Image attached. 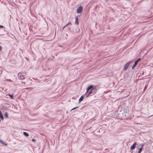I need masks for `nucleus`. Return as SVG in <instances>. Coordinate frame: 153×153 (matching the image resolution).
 I'll list each match as a JSON object with an SVG mask.
<instances>
[{
  "mask_svg": "<svg viewBox=\"0 0 153 153\" xmlns=\"http://www.w3.org/2000/svg\"><path fill=\"white\" fill-rule=\"evenodd\" d=\"M136 143H134L133 145L131 147V149L132 150L133 149H135V148L136 147Z\"/></svg>",
  "mask_w": 153,
  "mask_h": 153,
  "instance_id": "obj_5",
  "label": "nucleus"
},
{
  "mask_svg": "<svg viewBox=\"0 0 153 153\" xmlns=\"http://www.w3.org/2000/svg\"><path fill=\"white\" fill-rule=\"evenodd\" d=\"M141 59L139 58L138 59H137L136 61H135L137 63H138V62Z\"/></svg>",
  "mask_w": 153,
  "mask_h": 153,
  "instance_id": "obj_15",
  "label": "nucleus"
},
{
  "mask_svg": "<svg viewBox=\"0 0 153 153\" xmlns=\"http://www.w3.org/2000/svg\"><path fill=\"white\" fill-rule=\"evenodd\" d=\"M0 143L2 144L5 146H7V143H4L3 141H2L1 140H0Z\"/></svg>",
  "mask_w": 153,
  "mask_h": 153,
  "instance_id": "obj_9",
  "label": "nucleus"
},
{
  "mask_svg": "<svg viewBox=\"0 0 153 153\" xmlns=\"http://www.w3.org/2000/svg\"><path fill=\"white\" fill-rule=\"evenodd\" d=\"M2 49V47L1 46H0V51Z\"/></svg>",
  "mask_w": 153,
  "mask_h": 153,
  "instance_id": "obj_18",
  "label": "nucleus"
},
{
  "mask_svg": "<svg viewBox=\"0 0 153 153\" xmlns=\"http://www.w3.org/2000/svg\"><path fill=\"white\" fill-rule=\"evenodd\" d=\"M93 90H95L96 91L94 92V94L96 92V86H94L93 85H91L89 86L86 89V93L88 92V96L87 97L89 96V95L93 93L92 91Z\"/></svg>",
  "mask_w": 153,
  "mask_h": 153,
  "instance_id": "obj_1",
  "label": "nucleus"
},
{
  "mask_svg": "<svg viewBox=\"0 0 153 153\" xmlns=\"http://www.w3.org/2000/svg\"><path fill=\"white\" fill-rule=\"evenodd\" d=\"M69 24V23H68L66 25H65L64 27H65L66 26H68V25Z\"/></svg>",
  "mask_w": 153,
  "mask_h": 153,
  "instance_id": "obj_19",
  "label": "nucleus"
},
{
  "mask_svg": "<svg viewBox=\"0 0 153 153\" xmlns=\"http://www.w3.org/2000/svg\"><path fill=\"white\" fill-rule=\"evenodd\" d=\"M8 95H9V96L10 97V98L11 99H13V96L12 95H11V94H9Z\"/></svg>",
  "mask_w": 153,
  "mask_h": 153,
  "instance_id": "obj_14",
  "label": "nucleus"
},
{
  "mask_svg": "<svg viewBox=\"0 0 153 153\" xmlns=\"http://www.w3.org/2000/svg\"><path fill=\"white\" fill-rule=\"evenodd\" d=\"M130 64V62L127 63L124 65V70H126Z\"/></svg>",
  "mask_w": 153,
  "mask_h": 153,
  "instance_id": "obj_4",
  "label": "nucleus"
},
{
  "mask_svg": "<svg viewBox=\"0 0 153 153\" xmlns=\"http://www.w3.org/2000/svg\"><path fill=\"white\" fill-rule=\"evenodd\" d=\"M78 18L76 17V23L77 24V25H78Z\"/></svg>",
  "mask_w": 153,
  "mask_h": 153,
  "instance_id": "obj_11",
  "label": "nucleus"
},
{
  "mask_svg": "<svg viewBox=\"0 0 153 153\" xmlns=\"http://www.w3.org/2000/svg\"><path fill=\"white\" fill-rule=\"evenodd\" d=\"M137 63H137L135 61V62H134V65L132 67V69H134V68L136 66V65H137Z\"/></svg>",
  "mask_w": 153,
  "mask_h": 153,
  "instance_id": "obj_6",
  "label": "nucleus"
},
{
  "mask_svg": "<svg viewBox=\"0 0 153 153\" xmlns=\"http://www.w3.org/2000/svg\"><path fill=\"white\" fill-rule=\"evenodd\" d=\"M143 145H142V146H141V148H140L139 149V150L138 151V153H141V151L142 150V149H143Z\"/></svg>",
  "mask_w": 153,
  "mask_h": 153,
  "instance_id": "obj_8",
  "label": "nucleus"
},
{
  "mask_svg": "<svg viewBox=\"0 0 153 153\" xmlns=\"http://www.w3.org/2000/svg\"><path fill=\"white\" fill-rule=\"evenodd\" d=\"M0 118L2 120H3L4 117L3 116L1 113V111H0Z\"/></svg>",
  "mask_w": 153,
  "mask_h": 153,
  "instance_id": "obj_7",
  "label": "nucleus"
},
{
  "mask_svg": "<svg viewBox=\"0 0 153 153\" xmlns=\"http://www.w3.org/2000/svg\"><path fill=\"white\" fill-rule=\"evenodd\" d=\"M23 134L26 137H28L29 136L28 134L25 132H23Z\"/></svg>",
  "mask_w": 153,
  "mask_h": 153,
  "instance_id": "obj_10",
  "label": "nucleus"
},
{
  "mask_svg": "<svg viewBox=\"0 0 153 153\" xmlns=\"http://www.w3.org/2000/svg\"><path fill=\"white\" fill-rule=\"evenodd\" d=\"M18 77L20 79H25V76L22 73H19L18 74Z\"/></svg>",
  "mask_w": 153,
  "mask_h": 153,
  "instance_id": "obj_2",
  "label": "nucleus"
},
{
  "mask_svg": "<svg viewBox=\"0 0 153 153\" xmlns=\"http://www.w3.org/2000/svg\"><path fill=\"white\" fill-rule=\"evenodd\" d=\"M83 99V96H82L80 97V98H79V102H80L81 101H82V100Z\"/></svg>",
  "mask_w": 153,
  "mask_h": 153,
  "instance_id": "obj_12",
  "label": "nucleus"
},
{
  "mask_svg": "<svg viewBox=\"0 0 153 153\" xmlns=\"http://www.w3.org/2000/svg\"><path fill=\"white\" fill-rule=\"evenodd\" d=\"M3 26L2 25H0V27H3Z\"/></svg>",
  "mask_w": 153,
  "mask_h": 153,
  "instance_id": "obj_20",
  "label": "nucleus"
},
{
  "mask_svg": "<svg viewBox=\"0 0 153 153\" xmlns=\"http://www.w3.org/2000/svg\"><path fill=\"white\" fill-rule=\"evenodd\" d=\"M8 113L7 112H5L4 114V116L6 118H7L8 117Z\"/></svg>",
  "mask_w": 153,
  "mask_h": 153,
  "instance_id": "obj_13",
  "label": "nucleus"
},
{
  "mask_svg": "<svg viewBox=\"0 0 153 153\" xmlns=\"http://www.w3.org/2000/svg\"><path fill=\"white\" fill-rule=\"evenodd\" d=\"M83 7L82 6H79L77 10V13H81Z\"/></svg>",
  "mask_w": 153,
  "mask_h": 153,
  "instance_id": "obj_3",
  "label": "nucleus"
},
{
  "mask_svg": "<svg viewBox=\"0 0 153 153\" xmlns=\"http://www.w3.org/2000/svg\"><path fill=\"white\" fill-rule=\"evenodd\" d=\"M32 140L33 142H35L36 140L35 139H33Z\"/></svg>",
  "mask_w": 153,
  "mask_h": 153,
  "instance_id": "obj_17",
  "label": "nucleus"
},
{
  "mask_svg": "<svg viewBox=\"0 0 153 153\" xmlns=\"http://www.w3.org/2000/svg\"><path fill=\"white\" fill-rule=\"evenodd\" d=\"M69 23V24H71V23Z\"/></svg>",
  "mask_w": 153,
  "mask_h": 153,
  "instance_id": "obj_21",
  "label": "nucleus"
},
{
  "mask_svg": "<svg viewBox=\"0 0 153 153\" xmlns=\"http://www.w3.org/2000/svg\"><path fill=\"white\" fill-rule=\"evenodd\" d=\"M78 108V107H75L74 108H73L71 110H74L76 108Z\"/></svg>",
  "mask_w": 153,
  "mask_h": 153,
  "instance_id": "obj_16",
  "label": "nucleus"
}]
</instances>
